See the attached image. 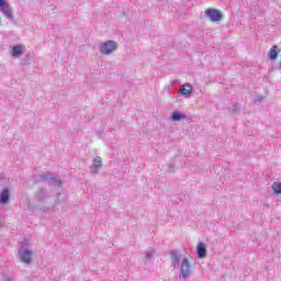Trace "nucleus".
Wrapping results in <instances>:
<instances>
[{
	"mask_svg": "<svg viewBox=\"0 0 281 281\" xmlns=\"http://www.w3.org/2000/svg\"><path fill=\"white\" fill-rule=\"evenodd\" d=\"M171 267L179 269L180 278L188 280L194 272V263L190 262V255L183 256L181 250H170Z\"/></svg>",
	"mask_w": 281,
	"mask_h": 281,
	"instance_id": "1",
	"label": "nucleus"
},
{
	"mask_svg": "<svg viewBox=\"0 0 281 281\" xmlns=\"http://www.w3.org/2000/svg\"><path fill=\"white\" fill-rule=\"evenodd\" d=\"M117 49V42L115 41H106V42H101L99 44V52L100 54H103V56H109L113 54Z\"/></svg>",
	"mask_w": 281,
	"mask_h": 281,
	"instance_id": "2",
	"label": "nucleus"
},
{
	"mask_svg": "<svg viewBox=\"0 0 281 281\" xmlns=\"http://www.w3.org/2000/svg\"><path fill=\"white\" fill-rule=\"evenodd\" d=\"M37 181H44L48 186H63V181L52 173H41L37 176Z\"/></svg>",
	"mask_w": 281,
	"mask_h": 281,
	"instance_id": "3",
	"label": "nucleus"
},
{
	"mask_svg": "<svg viewBox=\"0 0 281 281\" xmlns=\"http://www.w3.org/2000/svg\"><path fill=\"white\" fill-rule=\"evenodd\" d=\"M206 19H210L212 23H218L223 19V13L216 9H207L205 11Z\"/></svg>",
	"mask_w": 281,
	"mask_h": 281,
	"instance_id": "4",
	"label": "nucleus"
},
{
	"mask_svg": "<svg viewBox=\"0 0 281 281\" xmlns=\"http://www.w3.org/2000/svg\"><path fill=\"white\" fill-rule=\"evenodd\" d=\"M32 250L25 248H20L18 250V256L24 265H30V262H32Z\"/></svg>",
	"mask_w": 281,
	"mask_h": 281,
	"instance_id": "5",
	"label": "nucleus"
},
{
	"mask_svg": "<svg viewBox=\"0 0 281 281\" xmlns=\"http://www.w3.org/2000/svg\"><path fill=\"white\" fill-rule=\"evenodd\" d=\"M0 12H2L9 21H12V8L5 2V0H0Z\"/></svg>",
	"mask_w": 281,
	"mask_h": 281,
	"instance_id": "6",
	"label": "nucleus"
},
{
	"mask_svg": "<svg viewBox=\"0 0 281 281\" xmlns=\"http://www.w3.org/2000/svg\"><path fill=\"white\" fill-rule=\"evenodd\" d=\"M101 168H102V157L95 156L93 158V164L90 167L92 175H98Z\"/></svg>",
	"mask_w": 281,
	"mask_h": 281,
	"instance_id": "7",
	"label": "nucleus"
},
{
	"mask_svg": "<svg viewBox=\"0 0 281 281\" xmlns=\"http://www.w3.org/2000/svg\"><path fill=\"white\" fill-rule=\"evenodd\" d=\"M10 202V189L4 188L0 193V205H5Z\"/></svg>",
	"mask_w": 281,
	"mask_h": 281,
	"instance_id": "8",
	"label": "nucleus"
},
{
	"mask_svg": "<svg viewBox=\"0 0 281 281\" xmlns=\"http://www.w3.org/2000/svg\"><path fill=\"white\" fill-rule=\"evenodd\" d=\"M196 255L198 258L203 259L205 256H207V248L205 247V244L200 243L196 247Z\"/></svg>",
	"mask_w": 281,
	"mask_h": 281,
	"instance_id": "9",
	"label": "nucleus"
},
{
	"mask_svg": "<svg viewBox=\"0 0 281 281\" xmlns=\"http://www.w3.org/2000/svg\"><path fill=\"white\" fill-rule=\"evenodd\" d=\"M12 58H21L23 56V46L22 45H15L12 47L11 50Z\"/></svg>",
	"mask_w": 281,
	"mask_h": 281,
	"instance_id": "10",
	"label": "nucleus"
},
{
	"mask_svg": "<svg viewBox=\"0 0 281 281\" xmlns=\"http://www.w3.org/2000/svg\"><path fill=\"white\" fill-rule=\"evenodd\" d=\"M192 91H193L192 85L187 83L180 87L179 93H181L182 95H192Z\"/></svg>",
	"mask_w": 281,
	"mask_h": 281,
	"instance_id": "11",
	"label": "nucleus"
},
{
	"mask_svg": "<svg viewBox=\"0 0 281 281\" xmlns=\"http://www.w3.org/2000/svg\"><path fill=\"white\" fill-rule=\"evenodd\" d=\"M188 116L184 113L181 112H172L171 113V120L172 122H181V120H186Z\"/></svg>",
	"mask_w": 281,
	"mask_h": 281,
	"instance_id": "12",
	"label": "nucleus"
},
{
	"mask_svg": "<svg viewBox=\"0 0 281 281\" xmlns=\"http://www.w3.org/2000/svg\"><path fill=\"white\" fill-rule=\"evenodd\" d=\"M270 60H276L278 58V46H272L268 53Z\"/></svg>",
	"mask_w": 281,
	"mask_h": 281,
	"instance_id": "13",
	"label": "nucleus"
},
{
	"mask_svg": "<svg viewBox=\"0 0 281 281\" xmlns=\"http://www.w3.org/2000/svg\"><path fill=\"white\" fill-rule=\"evenodd\" d=\"M272 190L274 194H281V182H274L272 184Z\"/></svg>",
	"mask_w": 281,
	"mask_h": 281,
	"instance_id": "14",
	"label": "nucleus"
},
{
	"mask_svg": "<svg viewBox=\"0 0 281 281\" xmlns=\"http://www.w3.org/2000/svg\"><path fill=\"white\" fill-rule=\"evenodd\" d=\"M153 256H155V251L151 249V250H148L146 254H145V258L146 260H153Z\"/></svg>",
	"mask_w": 281,
	"mask_h": 281,
	"instance_id": "15",
	"label": "nucleus"
},
{
	"mask_svg": "<svg viewBox=\"0 0 281 281\" xmlns=\"http://www.w3.org/2000/svg\"><path fill=\"white\" fill-rule=\"evenodd\" d=\"M239 110H240V105H238V103H235L233 106V113L236 114L238 113Z\"/></svg>",
	"mask_w": 281,
	"mask_h": 281,
	"instance_id": "16",
	"label": "nucleus"
},
{
	"mask_svg": "<svg viewBox=\"0 0 281 281\" xmlns=\"http://www.w3.org/2000/svg\"><path fill=\"white\" fill-rule=\"evenodd\" d=\"M262 100H263V97H262V95H257V97L255 98V102H262Z\"/></svg>",
	"mask_w": 281,
	"mask_h": 281,
	"instance_id": "17",
	"label": "nucleus"
},
{
	"mask_svg": "<svg viewBox=\"0 0 281 281\" xmlns=\"http://www.w3.org/2000/svg\"><path fill=\"white\" fill-rule=\"evenodd\" d=\"M169 172H175V165H168Z\"/></svg>",
	"mask_w": 281,
	"mask_h": 281,
	"instance_id": "18",
	"label": "nucleus"
},
{
	"mask_svg": "<svg viewBox=\"0 0 281 281\" xmlns=\"http://www.w3.org/2000/svg\"><path fill=\"white\" fill-rule=\"evenodd\" d=\"M4 281H12V279H10V278H7Z\"/></svg>",
	"mask_w": 281,
	"mask_h": 281,
	"instance_id": "19",
	"label": "nucleus"
}]
</instances>
